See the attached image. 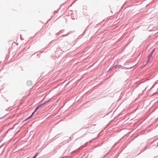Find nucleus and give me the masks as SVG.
<instances>
[{"mask_svg": "<svg viewBox=\"0 0 158 158\" xmlns=\"http://www.w3.org/2000/svg\"><path fill=\"white\" fill-rule=\"evenodd\" d=\"M49 101H45L42 104H41L39 105L36 108H37V109H38L39 108H40L41 107L43 106L44 105H45V104H46Z\"/></svg>", "mask_w": 158, "mask_h": 158, "instance_id": "f257e3e1", "label": "nucleus"}, {"mask_svg": "<svg viewBox=\"0 0 158 158\" xmlns=\"http://www.w3.org/2000/svg\"><path fill=\"white\" fill-rule=\"evenodd\" d=\"M152 53H151L150 54L149 56V58H150V57H151L152 56Z\"/></svg>", "mask_w": 158, "mask_h": 158, "instance_id": "7ed1b4c3", "label": "nucleus"}, {"mask_svg": "<svg viewBox=\"0 0 158 158\" xmlns=\"http://www.w3.org/2000/svg\"><path fill=\"white\" fill-rule=\"evenodd\" d=\"M154 49L152 52L151 53H152V54L154 52Z\"/></svg>", "mask_w": 158, "mask_h": 158, "instance_id": "39448f33", "label": "nucleus"}, {"mask_svg": "<svg viewBox=\"0 0 158 158\" xmlns=\"http://www.w3.org/2000/svg\"><path fill=\"white\" fill-rule=\"evenodd\" d=\"M38 153H37L36 154L35 156L33 158H35L37 155H38Z\"/></svg>", "mask_w": 158, "mask_h": 158, "instance_id": "20e7f679", "label": "nucleus"}, {"mask_svg": "<svg viewBox=\"0 0 158 158\" xmlns=\"http://www.w3.org/2000/svg\"><path fill=\"white\" fill-rule=\"evenodd\" d=\"M38 109H37V108H36L35 110V111H34V112L32 113V114L30 116H29V117H28L26 120H27V119H28V118H31L32 116V115H33V114H34V113L38 110Z\"/></svg>", "mask_w": 158, "mask_h": 158, "instance_id": "f03ea898", "label": "nucleus"}]
</instances>
